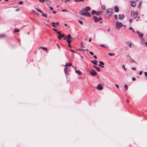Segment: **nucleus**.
<instances>
[{
	"label": "nucleus",
	"mask_w": 147,
	"mask_h": 147,
	"mask_svg": "<svg viewBox=\"0 0 147 147\" xmlns=\"http://www.w3.org/2000/svg\"><path fill=\"white\" fill-rule=\"evenodd\" d=\"M81 15L83 16L90 17L91 16L90 13L86 11H83V9H81L80 11Z\"/></svg>",
	"instance_id": "1"
},
{
	"label": "nucleus",
	"mask_w": 147,
	"mask_h": 147,
	"mask_svg": "<svg viewBox=\"0 0 147 147\" xmlns=\"http://www.w3.org/2000/svg\"><path fill=\"white\" fill-rule=\"evenodd\" d=\"M123 26V24L120 22H117L116 23V26L117 29H119Z\"/></svg>",
	"instance_id": "2"
},
{
	"label": "nucleus",
	"mask_w": 147,
	"mask_h": 147,
	"mask_svg": "<svg viewBox=\"0 0 147 147\" xmlns=\"http://www.w3.org/2000/svg\"><path fill=\"white\" fill-rule=\"evenodd\" d=\"M102 13V12L101 11H99L98 12H97L94 10H93L92 11V12L91 13V14L92 15H93L94 14H95L97 16H99Z\"/></svg>",
	"instance_id": "3"
},
{
	"label": "nucleus",
	"mask_w": 147,
	"mask_h": 147,
	"mask_svg": "<svg viewBox=\"0 0 147 147\" xmlns=\"http://www.w3.org/2000/svg\"><path fill=\"white\" fill-rule=\"evenodd\" d=\"M131 15L134 19L137 17L138 13L137 12H134L133 11H132L131 12Z\"/></svg>",
	"instance_id": "4"
},
{
	"label": "nucleus",
	"mask_w": 147,
	"mask_h": 147,
	"mask_svg": "<svg viewBox=\"0 0 147 147\" xmlns=\"http://www.w3.org/2000/svg\"><path fill=\"white\" fill-rule=\"evenodd\" d=\"M90 73L92 76H95L97 74L95 71L93 70H90Z\"/></svg>",
	"instance_id": "5"
},
{
	"label": "nucleus",
	"mask_w": 147,
	"mask_h": 147,
	"mask_svg": "<svg viewBox=\"0 0 147 147\" xmlns=\"http://www.w3.org/2000/svg\"><path fill=\"white\" fill-rule=\"evenodd\" d=\"M113 11V10L112 9H109L106 10V12L109 15H110L112 14V11Z\"/></svg>",
	"instance_id": "6"
},
{
	"label": "nucleus",
	"mask_w": 147,
	"mask_h": 147,
	"mask_svg": "<svg viewBox=\"0 0 147 147\" xmlns=\"http://www.w3.org/2000/svg\"><path fill=\"white\" fill-rule=\"evenodd\" d=\"M124 16L123 14H119L118 15L119 18L120 20H122L123 19L124 17Z\"/></svg>",
	"instance_id": "7"
},
{
	"label": "nucleus",
	"mask_w": 147,
	"mask_h": 147,
	"mask_svg": "<svg viewBox=\"0 0 147 147\" xmlns=\"http://www.w3.org/2000/svg\"><path fill=\"white\" fill-rule=\"evenodd\" d=\"M93 18L95 22H96L99 21L98 18L96 16H93Z\"/></svg>",
	"instance_id": "8"
},
{
	"label": "nucleus",
	"mask_w": 147,
	"mask_h": 147,
	"mask_svg": "<svg viewBox=\"0 0 147 147\" xmlns=\"http://www.w3.org/2000/svg\"><path fill=\"white\" fill-rule=\"evenodd\" d=\"M90 9V8L89 7H85L84 9H83V11H87Z\"/></svg>",
	"instance_id": "9"
},
{
	"label": "nucleus",
	"mask_w": 147,
	"mask_h": 147,
	"mask_svg": "<svg viewBox=\"0 0 147 147\" xmlns=\"http://www.w3.org/2000/svg\"><path fill=\"white\" fill-rule=\"evenodd\" d=\"M65 35L64 34H59L58 35V36L57 37L60 40L62 38H63L64 37Z\"/></svg>",
	"instance_id": "10"
},
{
	"label": "nucleus",
	"mask_w": 147,
	"mask_h": 147,
	"mask_svg": "<svg viewBox=\"0 0 147 147\" xmlns=\"http://www.w3.org/2000/svg\"><path fill=\"white\" fill-rule=\"evenodd\" d=\"M52 26L55 28H56L57 27L55 25H54V24H55L57 26H59V23L58 22H57L56 23H55L54 22H53L52 23Z\"/></svg>",
	"instance_id": "11"
},
{
	"label": "nucleus",
	"mask_w": 147,
	"mask_h": 147,
	"mask_svg": "<svg viewBox=\"0 0 147 147\" xmlns=\"http://www.w3.org/2000/svg\"><path fill=\"white\" fill-rule=\"evenodd\" d=\"M103 88V87L101 86L100 84H99L97 87V88L100 90H101Z\"/></svg>",
	"instance_id": "12"
},
{
	"label": "nucleus",
	"mask_w": 147,
	"mask_h": 147,
	"mask_svg": "<svg viewBox=\"0 0 147 147\" xmlns=\"http://www.w3.org/2000/svg\"><path fill=\"white\" fill-rule=\"evenodd\" d=\"M131 3V5L133 7H134L136 4V2L134 1H132Z\"/></svg>",
	"instance_id": "13"
},
{
	"label": "nucleus",
	"mask_w": 147,
	"mask_h": 147,
	"mask_svg": "<svg viewBox=\"0 0 147 147\" xmlns=\"http://www.w3.org/2000/svg\"><path fill=\"white\" fill-rule=\"evenodd\" d=\"M114 10L116 12H118L119 11V9H118V7L116 6H115L114 7Z\"/></svg>",
	"instance_id": "14"
},
{
	"label": "nucleus",
	"mask_w": 147,
	"mask_h": 147,
	"mask_svg": "<svg viewBox=\"0 0 147 147\" xmlns=\"http://www.w3.org/2000/svg\"><path fill=\"white\" fill-rule=\"evenodd\" d=\"M99 63H100V64H99V65L101 67H104V66H103V65H104V63L102 62L101 61H99Z\"/></svg>",
	"instance_id": "15"
},
{
	"label": "nucleus",
	"mask_w": 147,
	"mask_h": 147,
	"mask_svg": "<svg viewBox=\"0 0 147 147\" xmlns=\"http://www.w3.org/2000/svg\"><path fill=\"white\" fill-rule=\"evenodd\" d=\"M136 33L138 34V35H139V36L141 38H142L143 36V34H140V33L138 31H137L136 32Z\"/></svg>",
	"instance_id": "16"
},
{
	"label": "nucleus",
	"mask_w": 147,
	"mask_h": 147,
	"mask_svg": "<svg viewBox=\"0 0 147 147\" xmlns=\"http://www.w3.org/2000/svg\"><path fill=\"white\" fill-rule=\"evenodd\" d=\"M126 44L130 48H131V45H132V43H131V41H130V43L129 44V42H126Z\"/></svg>",
	"instance_id": "17"
},
{
	"label": "nucleus",
	"mask_w": 147,
	"mask_h": 147,
	"mask_svg": "<svg viewBox=\"0 0 147 147\" xmlns=\"http://www.w3.org/2000/svg\"><path fill=\"white\" fill-rule=\"evenodd\" d=\"M72 38L71 37V35L70 34H69L67 35V36L65 37V38L67 39H71Z\"/></svg>",
	"instance_id": "18"
},
{
	"label": "nucleus",
	"mask_w": 147,
	"mask_h": 147,
	"mask_svg": "<svg viewBox=\"0 0 147 147\" xmlns=\"http://www.w3.org/2000/svg\"><path fill=\"white\" fill-rule=\"evenodd\" d=\"M75 72L76 73H77V74H78L79 75H81L82 74L81 72L80 71L78 70H76L75 71Z\"/></svg>",
	"instance_id": "19"
},
{
	"label": "nucleus",
	"mask_w": 147,
	"mask_h": 147,
	"mask_svg": "<svg viewBox=\"0 0 147 147\" xmlns=\"http://www.w3.org/2000/svg\"><path fill=\"white\" fill-rule=\"evenodd\" d=\"M91 62L93 63L95 65H97V61L96 60H94V61H93V60H92L91 61Z\"/></svg>",
	"instance_id": "20"
},
{
	"label": "nucleus",
	"mask_w": 147,
	"mask_h": 147,
	"mask_svg": "<svg viewBox=\"0 0 147 147\" xmlns=\"http://www.w3.org/2000/svg\"><path fill=\"white\" fill-rule=\"evenodd\" d=\"M39 49H43V50L45 51H47V49L46 47H39Z\"/></svg>",
	"instance_id": "21"
},
{
	"label": "nucleus",
	"mask_w": 147,
	"mask_h": 147,
	"mask_svg": "<svg viewBox=\"0 0 147 147\" xmlns=\"http://www.w3.org/2000/svg\"><path fill=\"white\" fill-rule=\"evenodd\" d=\"M73 39L72 38L71 39H67V43H68L69 44H70L71 41Z\"/></svg>",
	"instance_id": "22"
},
{
	"label": "nucleus",
	"mask_w": 147,
	"mask_h": 147,
	"mask_svg": "<svg viewBox=\"0 0 147 147\" xmlns=\"http://www.w3.org/2000/svg\"><path fill=\"white\" fill-rule=\"evenodd\" d=\"M6 36L5 34H0V38H2L5 37Z\"/></svg>",
	"instance_id": "23"
},
{
	"label": "nucleus",
	"mask_w": 147,
	"mask_h": 147,
	"mask_svg": "<svg viewBox=\"0 0 147 147\" xmlns=\"http://www.w3.org/2000/svg\"><path fill=\"white\" fill-rule=\"evenodd\" d=\"M101 8L103 10H105L106 9L105 6L104 5H101Z\"/></svg>",
	"instance_id": "24"
},
{
	"label": "nucleus",
	"mask_w": 147,
	"mask_h": 147,
	"mask_svg": "<svg viewBox=\"0 0 147 147\" xmlns=\"http://www.w3.org/2000/svg\"><path fill=\"white\" fill-rule=\"evenodd\" d=\"M126 58L128 59L129 60H130L131 58L129 55H127L126 56Z\"/></svg>",
	"instance_id": "25"
},
{
	"label": "nucleus",
	"mask_w": 147,
	"mask_h": 147,
	"mask_svg": "<svg viewBox=\"0 0 147 147\" xmlns=\"http://www.w3.org/2000/svg\"><path fill=\"white\" fill-rule=\"evenodd\" d=\"M131 63L133 62H134L136 64L137 63L134 61V59H133L132 58L130 60H129Z\"/></svg>",
	"instance_id": "26"
},
{
	"label": "nucleus",
	"mask_w": 147,
	"mask_h": 147,
	"mask_svg": "<svg viewBox=\"0 0 147 147\" xmlns=\"http://www.w3.org/2000/svg\"><path fill=\"white\" fill-rule=\"evenodd\" d=\"M71 65H72L71 63H66L65 66L66 67L67 66H71Z\"/></svg>",
	"instance_id": "27"
},
{
	"label": "nucleus",
	"mask_w": 147,
	"mask_h": 147,
	"mask_svg": "<svg viewBox=\"0 0 147 147\" xmlns=\"http://www.w3.org/2000/svg\"><path fill=\"white\" fill-rule=\"evenodd\" d=\"M108 54L110 56H114L115 55V53H108Z\"/></svg>",
	"instance_id": "28"
},
{
	"label": "nucleus",
	"mask_w": 147,
	"mask_h": 147,
	"mask_svg": "<svg viewBox=\"0 0 147 147\" xmlns=\"http://www.w3.org/2000/svg\"><path fill=\"white\" fill-rule=\"evenodd\" d=\"M122 67L123 69L125 70V71H126L127 69H126V68H125V67L124 65H122Z\"/></svg>",
	"instance_id": "29"
},
{
	"label": "nucleus",
	"mask_w": 147,
	"mask_h": 147,
	"mask_svg": "<svg viewBox=\"0 0 147 147\" xmlns=\"http://www.w3.org/2000/svg\"><path fill=\"white\" fill-rule=\"evenodd\" d=\"M42 16H44L46 18H47V15L46 14H45V13H43V14H42Z\"/></svg>",
	"instance_id": "30"
},
{
	"label": "nucleus",
	"mask_w": 147,
	"mask_h": 147,
	"mask_svg": "<svg viewBox=\"0 0 147 147\" xmlns=\"http://www.w3.org/2000/svg\"><path fill=\"white\" fill-rule=\"evenodd\" d=\"M124 88L125 90H127L128 89V86L126 84L124 86Z\"/></svg>",
	"instance_id": "31"
},
{
	"label": "nucleus",
	"mask_w": 147,
	"mask_h": 147,
	"mask_svg": "<svg viewBox=\"0 0 147 147\" xmlns=\"http://www.w3.org/2000/svg\"><path fill=\"white\" fill-rule=\"evenodd\" d=\"M96 69H97V70L98 71H101V69L99 67H97Z\"/></svg>",
	"instance_id": "32"
},
{
	"label": "nucleus",
	"mask_w": 147,
	"mask_h": 147,
	"mask_svg": "<svg viewBox=\"0 0 147 147\" xmlns=\"http://www.w3.org/2000/svg\"><path fill=\"white\" fill-rule=\"evenodd\" d=\"M61 11L62 12H69V11L68 10H65V9L62 10H61Z\"/></svg>",
	"instance_id": "33"
},
{
	"label": "nucleus",
	"mask_w": 147,
	"mask_h": 147,
	"mask_svg": "<svg viewBox=\"0 0 147 147\" xmlns=\"http://www.w3.org/2000/svg\"><path fill=\"white\" fill-rule=\"evenodd\" d=\"M78 21L79 22V23L81 24L82 25L83 24V22L82 21L79 20H78Z\"/></svg>",
	"instance_id": "34"
},
{
	"label": "nucleus",
	"mask_w": 147,
	"mask_h": 147,
	"mask_svg": "<svg viewBox=\"0 0 147 147\" xmlns=\"http://www.w3.org/2000/svg\"><path fill=\"white\" fill-rule=\"evenodd\" d=\"M81 47L82 48H83L84 47V45L82 44V42L81 43Z\"/></svg>",
	"instance_id": "35"
},
{
	"label": "nucleus",
	"mask_w": 147,
	"mask_h": 147,
	"mask_svg": "<svg viewBox=\"0 0 147 147\" xmlns=\"http://www.w3.org/2000/svg\"><path fill=\"white\" fill-rule=\"evenodd\" d=\"M14 31L15 32H19V30L18 29H15Z\"/></svg>",
	"instance_id": "36"
},
{
	"label": "nucleus",
	"mask_w": 147,
	"mask_h": 147,
	"mask_svg": "<svg viewBox=\"0 0 147 147\" xmlns=\"http://www.w3.org/2000/svg\"><path fill=\"white\" fill-rule=\"evenodd\" d=\"M23 3V2L22 1H20L18 3V4H22Z\"/></svg>",
	"instance_id": "37"
},
{
	"label": "nucleus",
	"mask_w": 147,
	"mask_h": 147,
	"mask_svg": "<svg viewBox=\"0 0 147 147\" xmlns=\"http://www.w3.org/2000/svg\"><path fill=\"white\" fill-rule=\"evenodd\" d=\"M75 2H80L82 1V0H74Z\"/></svg>",
	"instance_id": "38"
},
{
	"label": "nucleus",
	"mask_w": 147,
	"mask_h": 147,
	"mask_svg": "<svg viewBox=\"0 0 147 147\" xmlns=\"http://www.w3.org/2000/svg\"><path fill=\"white\" fill-rule=\"evenodd\" d=\"M89 53H90V54H91L92 55H94L93 53H92V52H91V51H90L89 52Z\"/></svg>",
	"instance_id": "39"
},
{
	"label": "nucleus",
	"mask_w": 147,
	"mask_h": 147,
	"mask_svg": "<svg viewBox=\"0 0 147 147\" xmlns=\"http://www.w3.org/2000/svg\"><path fill=\"white\" fill-rule=\"evenodd\" d=\"M100 46L102 47H106L104 45H99Z\"/></svg>",
	"instance_id": "40"
},
{
	"label": "nucleus",
	"mask_w": 147,
	"mask_h": 147,
	"mask_svg": "<svg viewBox=\"0 0 147 147\" xmlns=\"http://www.w3.org/2000/svg\"><path fill=\"white\" fill-rule=\"evenodd\" d=\"M66 68L67 67H65L64 69V72H65V73L66 74Z\"/></svg>",
	"instance_id": "41"
},
{
	"label": "nucleus",
	"mask_w": 147,
	"mask_h": 147,
	"mask_svg": "<svg viewBox=\"0 0 147 147\" xmlns=\"http://www.w3.org/2000/svg\"><path fill=\"white\" fill-rule=\"evenodd\" d=\"M145 76H146V77H147V72H145L144 73Z\"/></svg>",
	"instance_id": "42"
},
{
	"label": "nucleus",
	"mask_w": 147,
	"mask_h": 147,
	"mask_svg": "<svg viewBox=\"0 0 147 147\" xmlns=\"http://www.w3.org/2000/svg\"><path fill=\"white\" fill-rule=\"evenodd\" d=\"M142 74V71H140L139 72V75L140 76Z\"/></svg>",
	"instance_id": "43"
},
{
	"label": "nucleus",
	"mask_w": 147,
	"mask_h": 147,
	"mask_svg": "<svg viewBox=\"0 0 147 147\" xmlns=\"http://www.w3.org/2000/svg\"><path fill=\"white\" fill-rule=\"evenodd\" d=\"M36 9V10H37V11H38L40 12H41V10L40 9Z\"/></svg>",
	"instance_id": "44"
},
{
	"label": "nucleus",
	"mask_w": 147,
	"mask_h": 147,
	"mask_svg": "<svg viewBox=\"0 0 147 147\" xmlns=\"http://www.w3.org/2000/svg\"><path fill=\"white\" fill-rule=\"evenodd\" d=\"M114 16L115 19H117V15H115Z\"/></svg>",
	"instance_id": "45"
},
{
	"label": "nucleus",
	"mask_w": 147,
	"mask_h": 147,
	"mask_svg": "<svg viewBox=\"0 0 147 147\" xmlns=\"http://www.w3.org/2000/svg\"><path fill=\"white\" fill-rule=\"evenodd\" d=\"M49 8L51 10H53V8L52 7H51L49 6Z\"/></svg>",
	"instance_id": "46"
},
{
	"label": "nucleus",
	"mask_w": 147,
	"mask_h": 147,
	"mask_svg": "<svg viewBox=\"0 0 147 147\" xmlns=\"http://www.w3.org/2000/svg\"><path fill=\"white\" fill-rule=\"evenodd\" d=\"M128 29H129V30H133V28H132V27H129V28Z\"/></svg>",
	"instance_id": "47"
},
{
	"label": "nucleus",
	"mask_w": 147,
	"mask_h": 147,
	"mask_svg": "<svg viewBox=\"0 0 147 147\" xmlns=\"http://www.w3.org/2000/svg\"><path fill=\"white\" fill-rule=\"evenodd\" d=\"M71 0H65V3H66V2H67L69 1H70Z\"/></svg>",
	"instance_id": "48"
},
{
	"label": "nucleus",
	"mask_w": 147,
	"mask_h": 147,
	"mask_svg": "<svg viewBox=\"0 0 147 147\" xmlns=\"http://www.w3.org/2000/svg\"><path fill=\"white\" fill-rule=\"evenodd\" d=\"M132 80L134 81L136 80V79L135 78H132Z\"/></svg>",
	"instance_id": "49"
},
{
	"label": "nucleus",
	"mask_w": 147,
	"mask_h": 147,
	"mask_svg": "<svg viewBox=\"0 0 147 147\" xmlns=\"http://www.w3.org/2000/svg\"><path fill=\"white\" fill-rule=\"evenodd\" d=\"M115 86H116L117 87V88H118V89L119 88V86H118L117 84H115Z\"/></svg>",
	"instance_id": "50"
},
{
	"label": "nucleus",
	"mask_w": 147,
	"mask_h": 147,
	"mask_svg": "<svg viewBox=\"0 0 147 147\" xmlns=\"http://www.w3.org/2000/svg\"><path fill=\"white\" fill-rule=\"evenodd\" d=\"M57 33L58 34V35L59 34H61V32L60 31H58L57 32Z\"/></svg>",
	"instance_id": "51"
},
{
	"label": "nucleus",
	"mask_w": 147,
	"mask_h": 147,
	"mask_svg": "<svg viewBox=\"0 0 147 147\" xmlns=\"http://www.w3.org/2000/svg\"><path fill=\"white\" fill-rule=\"evenodd\" d=\"M131 69L132 70H135L136 69V68L134 67H132L131 68Z\"/></svg>",
	"instance_id": "52"
},
{
	"label": "nucleus",
	"mask_w": 147,
	"mask_h": 147,
	"mask_svg": "<svg viewBox=\"0 0 147 147\" xmlns=\"http://www.w3.org/2000/svg\"><path fill=\"white\" fill-rule=\"evenodd\" d=\"M70 51L71 52H72L73 53H75V51H73V50H72L71 49H70Z\"/></svg>",
	"instance_id": "53"
},
{
	"label": "nucleus",
	"mask_w": 147,
	"mask_h": 147,
	"mask_svg": "<svg viewBox=\"0 0 147 147\" xmlns=\"http://www.w3.org/2000/svg\"><path fill=\"white\" fill-rule=\"evenodd\" d=\"M93 57H94L95 59H97V57L95 56V55H94L93 56Z\"/></svg>",
	"instance_id": "54"
},
{
	"label": "nucleus",
	"mask_w": 147,
	"mask_h": 147,
	"mask_svg": "<svg viewBox=\"0 0 147 147\" xmlns=\"http://www.w3.org/2000/svg\"><path fill=\"white\" fill-rule=\"evenodd\" d=\"M133 20L132 19H130L129 20V21L130 23H131L132 21Z\"/></svg>",
	"instance_id": "55"
},
{
	"label": "nucleus",
	"mask_w": 147,
	"mask_h": 147,
	"mask_svg": "<svg viewBox=\"0 0 147 147\" xmlns=\"http://www.w3.org/2000/svg\"><path fill=\"white\" fill-rule=\"evenodd\" d=\"M78 50H83V51H85V50H84V49H78Z\"/></svg>",
	"instance_id": "56"
},
{
	"label": "nucleus",
	"mask_w": 147,
	"mask_h": 147,
	"mask_svg": "<svg viewBox=\"0 0 147 147\" xmlns=\"http://www.w3.org/2000/svg\"><path fill=\"white\" fill-rule=\"evenodd\" d=\"M98 19H99V21L100 20H102V18L100 17H99L98 18Z\"/></svg>",
	"instance_id": "57"
},
{
	"label": "nucleus",
	"mask_w": 147,
	"mask_h": 147,
	"mask_svg": "<svg viewBox=\"0 0 147 147\" xmlns=\"http://www.w3.org/2000/svg\"><path fill=\"white\" fill-rule=\"evenodd\" d=\"M145 45L146 47H147V42H146L145 43Z\"/></svg>",
	"instance_id": "58"
},
{
	"label": "nucleus",
	"mask_w": 147,
	"mask_h": 147,
	"mask_svg": "<svg viewBox=\"0 0 147 147\" xmlns=\"http://www.w3.org/2000/svg\"><path fill=\"white\" fill-rule=\"evenodd\" d=\"M141 2H140L139 4V6H141Z\"/></svg>",
	"instance_id": "59"
},
{
	"label": "nucleus",
	"mask_w": 147,
	"mask_h": 147,
	"mask_svg": "<svg viewBox=\"0 0 147 147\" xmlns=\"http://www.w3.org/2000/svg\"><path fill=\"white\" fill-rule=\"evenodd\" d=\"M57 45L58 46V48L60 49V47L58 45V44H57Z\"/></svg>",
	"instance_id": "60"
},
{
	"label": "nucleus",
	"mask_w": 147,
	"mask_h": 147,
	"mask_svg": "<svg viewBox=\"0 0 147 147\" xmlns=\"http://www.w3.org/2000/svg\"><path fill=\"white\" fill-rule=\"evenodd\" d=\"M91 38H89V42H91Z\"/></svg>",
	"instance_id": "61"
},
{
	"label": "nucleus",
	"mask_w": 147,
	"mask_h": 147,
	"mask_svg": "<svg viewBox=\"0 0 147 147\" xmlns=\"http://www.w3.org/2000/svg\"><path fill=\"white\" fill-rule=\"evenodd\" d=\"M93 67H94V68H96V67H96V66H95V65H93Z\"/></svg>",
	"instance_id": "62"
},
{
	"label": "nucleus",
	"mask_w": 147,
	"mask_h": 147,
	"mask_svg": "<svg viewBox=\"0 0 147 147\" xmlns=\"http://www.w3.org/2000/svg\"><path fill=\"white\" fill-rule=\"evenodd\" d=\"M56 13V11H53V13L54 14H55V13Z\"/></svg>",
	"instance_id": "63"
},
{
	"label": "nucleus",
	"mask_w": 147,
	"mask_h": 147,
	"mask_svg": "<svg viewBox=\"0 0 147 147\" xmlns=\"http://www.w3.org/2000/svg\"><path fill=\"white\" fill-rule=\"evenodd\" d=\"M53 30L55 31H57V30L55 29H53Z\"/></svg>",
	"instance_id": "64"
}]
</instances>
